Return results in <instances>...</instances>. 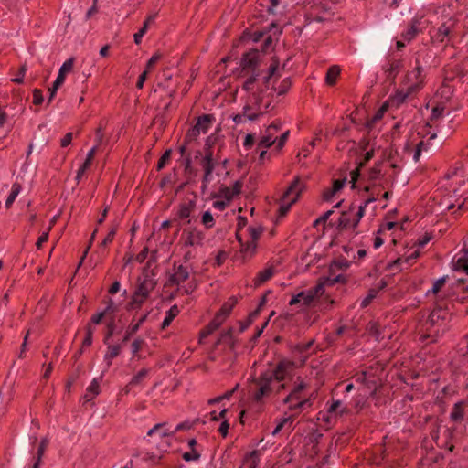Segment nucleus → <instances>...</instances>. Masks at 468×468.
<instances>
[{
    "label": "nucleus",
    "instance_id": "nucleus-1",
    "mask_svg": "<svg viewBox=\"0 0 468 468\" xmlns=\"http://www.w3.org/2000/svg\"><path fill=\"white\" fill-rule=\"evenodd\" d=\"M260 57L261 55L256 49L250 50L242 57L240 66L242 71L248 74L242 89L247 92V96L242 112L233 116V122L236 124L255 121L271 108V92L268 90L270 81L278 70L279 62L273 60L268 71L264 73L259 69Z\"/></svg>",
    "mask_w": 468,
    "mask_h": 468
},
{
    "label": "nucleus",
    "instance_id": "nucleus-2",
    "mask_svg": "<svg viewBox=\"0 0 468 468\" xmlns=\"http://www.w3.org/2000/svg\"><path fill=\"white\" fill-rule=\"evenodd\" d=\"M295 364L289 360L280 361L276 367L267 370L253 378L250 387V394L256 403H261L265 398H268L273 392H280L285 388L283 381L292 379L293 376Z\"/></svg>",
    "mask_w": 468,
    "mask_h": 468
},
{
    "label": "nucleus",
    "instance_id": "nucleus-3",
    "mask_svg": "<svg viewBox=\"0 0 468 468\" xmlns=\"http://www.w3.org/2000/svg\"><path fill=\"white\" fill-rule=\"evenodd\" d=\"M377 199L378 197H375V193L372 192V196L369 195V197L357 207L354 215H352L351 211L343 212L339 218V226L342 229H355L358 226L360 219L364 217L366 207ZM352 209H354V207H351L350 210Z\"/></svg>",
    "mask_w": 468,
    "mask_h": 468
},
{
    "label": "nucleus",
    "instance_id": "nucleus-4",
    "mask_svg": "<svg viewBox=\"0 0 468 468\" xmlns=\"http://www.w3.org/2000/svg\"><path fill=\"white\" fill-rule=\"evenodd\" d=\"M306 384L303 381L298 383L293 389L283 399V403L288 405V410L300 412L306 407L311 406V399L303 396Z\"/></svg>",
    "mask_w": 468,
    "mask_h": 468
},
{
    "label": "nucleus",
    "instance_id": "nucleus-5",
    "mask_svg": "<svg viewBox=\"0 0 468 468\" xmlns=\"http://www.w3.org/2000/svg\"><path fill=\"white\" fill-rule=\"evenodd\" d=\"M303 190V184L299 178H295L280 200L279 215L284 217L294 204Z\"/></svg>",
    "mask_w": 468,
    "mask_h": 468
},
{
    "label": "nucleus",
    "instance_id": "nucleus-6",
    "mask_svg": "<svg viewBox=\"0 0 468 468\" xmlns=\"http://www.w3.org/2000/svg\"><path fill=\"white\" fill-rule=\"evenodd\" d=\"M381 165L382 163L378 162L368 170V185L365 187L366 192H367L370 196H372V192H374L375 197H378L381 190L385 188V173L382 172Z\"/></svg>",
    "mask_w": 468,
    "mask_h": 468
},
{
    "label": "nucleus",
    "instance_id": "nucleus-7",
    "mask_svg": "<svg viewBox=\"0 0 468 468\" xmlns=\"http://www.w3.org/2000/svg\"><path fill=\"white\" fill-rule=\"evenodd\" d=\"M324 284L318 283L315 286L306 291H302L298 294L294 295L290 300L289 304L296 305L301 303L304 307L310 306L315 299L319 298L324 293Z\"/></svg>",
    "mask_w": 468,
    "mask_h": 468
},
{
    "label": "nucleus",
    "instance_id": "nucleus-8",
    "mask_svg": "<svg viewBox=\"0 0 468 468\" xmlns=\"http://www.w3.org/2000/svg\"><path fill=\"white\" fill-rule=\"evenodd\" d=\"M217 161L214 159L213 152L210 148L205 150V155L201 159V166L204 171L202 176L201 191L206 192L208 184L213 180V171L216 167Z\"/></svg>",
    "mask_w": 468,
    "mask_h": 468
},
{
    "label": "nucleus",
    "instance_id": "nucleus-9",
    "mask_svg": "<svg viewBox=\"0 0 468 468\" xmlns=\"http://www.w3.org/2000/svg\"><path fill=\"white\" fill-rule=\"evenodd\" d=\"M424 78V69L417 60L415 68L407 73L404 80V86L409 87L410 91L417 93L423 87Z\"/></svg>",
    "mask_w": 468,
    "mask_h": 468
},
{
    "label": "nucleus",
    "instance_id": "nucleus-10",
    "mask_svg": "<svg viewBox=\"0 0 468 468\" xmlns=\"http://www.w3.org/2000/svg\"><path fill=\"white\" fill-rule=\"evenodd\" d=\"M213 117L209 114H204L198 117L196 124L188 130L186 134V142L195 141L200 133H206L211 126Z\"/></svg>",
    "mask_w": 468,
    "mask_h": 468
},
{
    "label": "nucleus",
    "instance_id": "nucleus-11",
    "mask_svg": "<svg viewBox=\"0 0 468 468\" xmlns=\"http://www.w3.org/2000/svg\"><path fill=\"white\" fill-rule=\"evenodd\" d=\"M181 239L185 247L201 246L205 239V234L197 228H188L183 230Z\"/></svg>",
    "mask_w": 468,
    "mask_h": 468
},
{
    "label": "nucleus",
    "instance_id": "nucleus-12",
    "mask_svg": "<svg viewBox=\"0 0 468 468\" xmlns=\"http://www.w3.org/2000/svg\"><path fill=\"white\" fill-rule=\"evenodd\" d=\"M281 129V122L276 121L270 124L265 130V133L261 136L258 143L259 148H269L276 141L275 133Z\"/></svg>",
    "mask_w": 468,
    "mask_h": 468
},
{
    "label": "nucleus",
    "instance_id": "nucleus-13",
    "mask_svg": "<svg viewBox=\"0 0 468 468\" xmlns=\"http://www.w3.org/2000/svg\"><path fill=\"white\" fill-rule=\"evenodd\" d=\"M350 410L341 400H333L328 407L327 416L324 419L326 422H330L332 418H338L348 414Z\"/></svg>",
    "mask_w": 468,
    "mask_h": 468
},
{
    "label": "nucleus",
    "instance_id": "nucleus-14",
    "mask_svg": "<svg viewBox=\"0 0 468 468\" xmlns=\"http://www.w3.org/2000/svg\"><path fill=\"white\" fill-rule=\"evenodd\" d=\"M426 22L422 20V17H415L412 19L409 28L402 33V37L407 40H412L417 34L422 30Z\"/></svg>",
    "mask_w": 468,
    "mask_h": 468
},
{
    "label": "nucleus",
    "instance_id": "nucleus-15",
    "mask_svg": "<svg viewBox=\"0 0 468 468\" xmlns=\"http://www.w3.org/2000/svg\"><path fill=\"white\" fill-rule=\"evenodd\" d=\"M138 282L139 283L135 292L139 293L140 295L148 297L155 286L154 280L149 276H145L143 280L139 279Z\"/></svg>",
    "mask_w": 468,
    "mask_h": 468
},
{
    "label": "nucleus",
    "instance_id": "nucleus-16",
    "mask_svg": "<svg viewBox=\"0 0 468 468\" xmlns=\"http://www.w3.org/2000/svg\"><path fill=\"white\" fill-rule=\"evenodd\" d=\"M189 277V271L186 267L179 265L175 267L174 273L170 276L169 282L173 284L179 285L186 282Z\"/></svg>",
    "mask_w": 468,
    "mask_h": 468
},
{
    "label": "nucleus",
    "instance_id": "nucleus-17",
    "mask_svg": "<svg viewBox=\"0 0 468 468\" xmlns=\"http://www.w3.org/2000/svg\"><path fill=\"white\" fill-rule=\"evenodd\" d=\"M260 461V453L258 451H252L245 455L242 460L240 468H256Z\"/></svg>",
    "mask_w": 468,
    "mask_h": 468
},
{
    "label": "nucleus",
    "instance_id": "nucleus-18",
    "mask_svg": "<svg viewBox=\"0 0 468 468\" xmlns=\"http://www.w3.org/2000/svg\"><path fill=\"white\" fill-rule=\"evenodd\" d=\"M122 351V345H110L107 347V351L104 355V362L106 363V368L108 369L113 358L117 357Z\"/></svg>",
    "mask_w": 468,
    "mask_h": 468
},
{
    "label": "nucleus",
    "instance_id": "nucleus-19",
    "mask_svg": "<svg viewBox=\"0 0 468 468\" xmlns=\"http://www.w3.org/2000/svg\"><path fill=\"white\" fill-rule=\"evenodd\" d=\"M101 377L94 378L86 389V393L83 397L85 402H89L94 399L100 393V381Z\"/></svg>",
    "mask_w": 468,
    "mask_h": 468
},
{
    "label": "nucleus",
    "instance_id": "nucleus-20",
    "mask_svg": "<svg viewBox=\"0 0 468 468\" xmlns=\"http://www.w3.org/2000/svg\"><path fill=\"white\" fill-rule=\"evenodd\" d=\"M74 59L69 58L67 59L59 69L57 79L55 80L58 84H63L65 81L66 75L69 73L73 69Z\"/></svg>",
    "mask_w": 468,
    "mask_h": 468
},
{
    "label": "nucleus",
    "instance_id": "nucleus-21",
    "mask_svg": "<svg viewBox=\"0 0 468 468\" xmlns=\"http://www.w3.org/2000/svg\"><path fill=\"white\" fill-rule=\"evenodd\" d=\"M275 270L272 266L267 267L263 271H260L254 280V285L260 286L263 282L270 280L274 275Z\"/></svg>",
    "mask_w": 468,
    "mask_h": 468
},
{
    "label": "nucleus",
    "instance_id": "nucleus-22",
    "mask_svg": "<svg viewBox=\"0 0 468 468\" xmlns=\"http://www.w3.org/2000/svg\"><path fill=\"white\" fill-rule=\"evenodd\" d=\"M237 303V299L234 297L229 298L220 308V310L216 314V315L220 316V319L225 321L229 314L231 313L233 307Z\"/></svg>",
    "mask_w": 468,
    "mask_h": 468
},
{
    "label": "nucleus",
    "instance_id": "nucleus-23",
    "mask_svg": "<svg viewBox=\"0 0 468 468\" xmlns=\"http://www.w3.org/2000/svg\"><path fill=\"white\" fill-rule=\"evenodd\" d=\"M237 239H238L239 242L240 243V246H241L240 250H241V253L244 255V257L252 256L254 254V252L256 251V248H257L256 241L250 239V241H247L244 243L239 234H237Z\"/></svg>",
    "mask_w": 468,
    "mask_h": 468
},
{
    "label": "nucleus",
    "instance_id": "nucleus-24",
    "mask_svg": "<svg viewBox=\"0 0 468 468\" xmlns=\"http://www.w3.org/2000/svg\"><path fill=\"white\" fill-rule=\"evenodd\" d=\"M223 320L220 319V316L215 315L213 320L202 330L201 337H207L215 332L222 324Z\"/></svg>",
    "mask_w": 468,
    "mask_h": 468
},
{
    "label": "nucleus",
    "instance_id": "nucleus-25",
    "mask_svg": "<svg viewBox=\"0 0 468 468\" xmlns=\"http://www.w3.org/2000/svg\"><path fill=\"white\" fill-rule=\"evenodd\" d=\"M48 444V441L47 438H44L41 440V441L38 445L37 451V454H36V456L33 457L34 463L32 465V468H39L41 459L44 455V452L47 449Z\"/></svg>",
    "mask_w": 468,
    "mask_h": 468
},
{
    "label": "nucleus",
    "instance_id": "nucleus-26",
    "mask_svg": "<svg viewBox=\"0 0 468 468\" xmlns=\"http://www.w3.org/2000/svg\"><path fill=\"white\" fill-rule=\"evenodd\" d=\"M414 93V91H410L409 87L404 86V88H401L396 91L395 95L393 96V101L399 105Z\"/></svg>",
    "mask_w": 468,
    "mask_h": 468
},
{
    "label": "nucleus",
    "instance_id": "nucleus-27",
    "mask_svg": "<svg viewBox=\"0 0 468 468\" xmlns=\"http://www.w3.org/2000/svg\"><path fill=\"white\" fill-rule=\"evenodd\" d=\"M179 312L180 310L176 304L171 306L170 309L165 313V316L162 322V329L169 326L172 321L178 315Z\"/></svg>",
    "mask_w": 468,
    "mask_h": 468
},
{
    "label": "nucleus",
    "instance_id": "nucleus-28",
    "mask_svg": "<svg viewBox=\"0 0 468 468\" xmlns=\"http://www.w3.org/2000/svg\"><path fill=\"white\" fill-rule=\"evenodd\" d=\"M146 318L147 314H144L135 324H130L125 333V335L123 336V343L127 342L130 339V337L139 330L140 326L144 323Z\"/></svg>",
    "mask_w": 468,
    "mask_h": 468
},
{
    "label": "nucleus",
    "instance_id": "nucleus-29",
    "mask_svg": "<svg viewBox=\"0 0 468 468\" xmlns=\"http://www.w3.org/2000/svg\"><path fill=\"white\" fill-rule=\"evenodd\" d=\"M453 268L455 271H463L468 274V249L465 250L464 255L460 256L453 262Z\"/></svg>",
    "mask_w": 468,
    "mask_h": 468
},
{
    "label": "nucleus",
    "instance_id": "nucleus-30",
    "mask_svg": "<svg viewBox=\"0 0 468 468\" xmlns=\"http://www.w3.org/2000/svg\"><path fill=\"white\" fill-rule=\"evenodd\" d=\"M340 74V69L338 66H332L328 69L326 76H325V82L332 86L335 83L337 77Z\"/></svg>",
    "mask_w": 468,
    "mask_h": 468
},
{
    "label": "nucleus",
    "instance_id": "nucleus-31",
    "mask_svg": "<svg viewBox=\"0 0 468 468\" xmlns=\"http://www.w3.org/2000/svg\"><path fill=\"white\" fill-rule=\"evenodd\" d=\"M20 192H21L20 184L14 183L12 185L11 192L5 200V207L6 208H9L12 206V204L14 203V201L16 200V198L17 197V196L19 195Z\"/></svg>",
    "mask_w": 468,
    "mask_h": 468
},
{
    "label": "nucleus",
    "instance_id": "nucleus-32",
    "mask_svg": "<svg viewBox=\"0 0 468 468\" xmlns=\"http://www.w3.org/2000/svg\"><path fill=\"white\" fill-rule=\"evenodd\" d=\"M401 67L402 63L400 60H393L389 62V64L386 68V73L388 78L394 79Z\"/></svg>",
    "mask_w": 468,
    "mask_h": 468
},
{
    "label": "nucleus",
    "instance_id": "nucleus-33",
    "mask_svg": "<svg viewBox=\"0 0 468 468\" xmlns=\"http://www.w3.org/2000/svg\"><path fill=\"white\" fill-rule=\"evenodd\" d=\"M195 204L192 201L188 203H184L180 206L178 216L180 218H188L190 217L191 211L194 207Z\"/></svg>",
    "mask_w": 468,
    "mask_h": 468
},
{
    "label": "nucleus",
    "instance_id": "nucleus-34",
    "mask_svg": "<svg viewBox=\"0 0 468 468\" xmlns=\"http://www.w3.org/2000/svg\"><path fill=\"white\" fill-rule=\"evenodd\" d=\"M113 311H114V309H113V303L111 301V302L109 303V304L107 305V307L105 308V310H104V311L100 312V313H98V314H94V315L91 317V322H92L93 324H100V323H101V321L102 320V318L105 316V314H108V313H110V312H113Z\"/></svg>",
    "mask_w": 468,
    "mask_h": 468
},
{
    "label": "nucleus",
    "instance_id": "nucleus-35",
    "mask_svg": "<svg viewBox=\"0 0 468 468\" xmlns=\"http://www.w3.org/2000/svg\"><path fill=\"white\" fill-rule=\"evenodd\" d=\"M452 23H451L450 25H447L446 23L442 24L439 28H438V33H437V39L441 42H443L444 41V38L450 34V31H451V27H452Z\"/></svg>",
    "mask_w": 468,
    "mask_h": 468
},
{
    "label": "nucleus",
    "instance_id": "nucleus-36",
    "mask_svg": "<svg viewBox=\"0 0 468 468\" xmlns=\"http://www.w3.org/2000/svg\"><path fill=\"white\" fill-rule=\"evenodd\" d=\"M147 298L148 297L140 295L139 293L134 292L132 301L130 303V308L131 309L140 308Z\"/></svg>",
    "mask_w": 468,
    "mask_h": 468
},
{
    "label": "nucleus",
    "instance_id": "nucleus-37",
    "mask_svg": "<svg viewBox=\"0 0 468 468\" xmlns=\"http://www.w3.org/2000/svg\"><path fill=\"white\" fill-rule=\"evenodd\" d=\"M292 422H293V419L292 417H288V418H284V419H282L280 420V422L276 425L275 429L272 431L271 434L273 436H275L276 434H278L282 428H284L286 425H288L289 427H291L292 425Z\"/></svg>",
    "mask_w": 468,
    "mask_h": 468
},
{
    "label": "nucleus",
    "instance_id": "nucleus-38",
    "mask_svg": "<svg viewBox=\"0 0 468 468\" xmlns=\"http://www.w3.org/2000/svg\"><path fill=\"white\" fill-rule=\"evenodd\" d=\"M201 222L206 229H211L214 226L215 220L210 211H205L203 213Z\"/></svg>",
    "mask_w": 468,
    "mask_h": 468
},
{
    "label": "nucleus",
    "instance_id": "nucleus-39",
    "mask_svg": "<svg viewBox=\"0 0 468 468\" xmlns=\"http://www.w3.org/2000/svg\"><path fill=\"white\" fill-rule=\"evenodd\" d=\"M148 375V369L144 368L141 369L130 381V385L135 386L139 385Z\"/></svg>",
    "mask_w": 468,
    "mask_h": 468
},
{
    "label": "nucleus",
    "instance_id": "nucleus-40",
    "mask_svg": "<svg viewBox=\"0 0 468 468\" xmlns=\"http://www.w3.org/2000/svg\"><path fill=\"white\" fill-rule=\"evenodd\" d=\"M367 388L369 390L370 395L374 396L378 388V382L373 376H370L366 385Z\"/></svg>",
    "mask_w": 468,
    "mask_h": 468
},
{
    "label": "nucleus",
    "instance_id": "nucleus-41",
    "mask_svg": "<svg viewBox=\"0 0 468 468\" xmlns=\"http://www.w3.org/2000/svg\"><path fill=\"white\" fill-rule=\"evenodd\" d=\"M463 408L461 403H456L452 411L451 412V419L454 421L461 420L463 419Z\"/></svg>",
    "mask_w": 468,
    "mask_h": 468
},
{
    "label": "nucleus",
    "instance_id": "nucleus-42",
    "mask_svg": "<svg viewBox=\"0 0 468 468\" xmlns=\"http://www.w3.org/2000/svg\"><path fill=\"white\" fill-rule=\"evenodd\" d=\"M116 232H117V227H112L110 229L107 236L104 238V239L101 242L100 248L104 249L109 243H111L113 240Z\"/></svg>",
    "mask_w": 468,
    "mask_h": 468
},
{
    "label": "nucleus",
    "instance_id": "nucleus-43",
    "mask_svg": "<svg viewBox=\"0 0 468 468\" xmlns=\"http://www.w3.org/2000/svg\"><path fill=\"white\" fill-rule=\"evenodd\" d=\"M447 278V276H443L436 280L432 285L431 292L434 294L438 293L441 291V289L444 286Z\"/></svg>",
    "mask_w": 468,
    "mask_h": 468
},
{
    "label": "nucleus",
    "instance_id": "nucleus-44",
    "mask_svg": "<svg viewBox=\"0 0 468 468\" xmlns=\"http://www.w3.org/2000/svg\"><path fill=\"white\" fill-rule=\"evenodd\" d=\"M292 85V81L289 78L284 79L278 87V95L285 94Z\"/></svg>",
    "mask_w": 468,
    "mask_h": 468
},
{
    "label": "nucleus",
    "instance_id": "nucleus-45",
    "mask_svg": "<svg viewBox=\"0 0 468 468\" xmlns=\"http://www.w3.org/2000/svg\"><path fill=\"white\" fill-rule=\"evenodd\" d=\"M263 229L261 227H250L249 228V233L250 238L251 240H254L257 242L258 239L262 234Z\"/></svg>",
    "mask_w": 468,
    "mask_h": 468
},
{
    "label": "nucleus",
    "instance_id": "nucleus-46",
    "mask_svg": "<svg viewBox=\"0 0 468 468\" xmlns=\"http://www.w3.org/2000/svg\"><path fill=\"white\" fill-rule=\"evenodd\" d=\"M386 112V108L383 106L380 109L378 110V112L374 114V116L371 118V120L368 122L367 126L371 128L373 124H375L377 122L380 121L384 115V112Z\"/></svg>",
    "mask_w": 468,
    "mask_h": 468
},
{
    "label": "nucleus",
    "instance_id": "nucleus-47",
    "mask_svg": "<svg viewBox=\"0 0 468 468\" xmlns=\"http://www.w3.org/2000/svg\"><path fill=\"white\" fill-rule=\"evenodd\" d=\"M418 257V252L417 251H414L410 256L407 257L405 260H402L401 258H399L397 259L396 261H394L390 265L389 267L391 269H394L395 267H400L401 266V263L403 261L405 262H408L411 260H414Z\"/></svg>",
    "mask_w": 468,
    "mask_h": 468
},
{
    "label": "nucleus",
    "instance_id": "nucleus-48",
    "mask_svg": "<svg viewBox=\"0 0 468 468\" xmlns=\"http://www.w3.org/2000/svg\"><path fill=\"white\" fill-rule=\"evenodd\" d=\"M223 191H224L225 197L228 198V200H229L230 198L233 197L234 195H237L239 193L240 184L239 182H236L232 190H230L229 188H225Z\"/></svg>",
    "mask_w": 468,
    "mask_h": 468
},
{
    "label": "nucleus",
    "instance_id": "nucleus-49",
    "mask_svg": "<svg viewBox=\"0 0 468 468\" xmlns=\"http://www.w3.org/2000/svg\"><path fill=\"white\" fill-rule=\"evenodd\" d=\"M200 458V453L195 449L191 450V452H186L183 454V459L186 462L197 461Z\"/></svg>",
    "mask_w": 468,
    "mask_h": 468
},
{
    "label": "nucleus",
    "instance_id": "nucleus-50",
    "mask_svg": "<svg viewBox=\"0 0 468 468\" xmlns=\"http://www.w3.org/2000/svg\"><path fill=\"white\" fill-rule=\"evenodd\" d=\"M170 156H171V150H166L163 155L161 156V158L159 159L158 161V164H157V170H161L164 168V166L165 165L166 162L170 159Z\"/></svg>",
    "mask_w": 468,
    "mask_h": 468
},
{
    "label": "nucleus",
    "instance_id": "nucleus-51",
    "mask_svg": "<svg viewBox=\"0 0 468 468\" xmlns=\"http://www.w3.org/2000/svg\"><path fill=\"white\" fill-rule=\"evenodd\" d=\"M162 58V55L160 53H155L154 55H153L150 59L147 61V64H146V69L147 72H149L153 67Z\"/></svg>",
    "mask_w": 468,
    "mask_h": 468
},
{
    "label": "nucleus",
    "instance_id": "nucleus-52",
    "mask_svg": "<svg viewBox=\"0 0 468 468\" xmlns=\"http://www.w3.org/2000/svg\"><path fill=\"white\" fill-rule=\"evenodd\" d=\"M350 266V261L346 259H338L334 261L333 267H337L341 270H346Z\"/></svg>",
    "mask_w": 468,
    "mask_h": 468
},
{
    "label": "nucleus",
    "instance_id": "nucleus-53",
    "mask_svg": "<svg viewBox=\"0 0 468 468\" xmlns=\"http://www.w3.org/2000/svg\"><path fill=\"white\" fill-rule=\"evenodd\" d=\"M51 230V226H48L47 231L43 232L42 235L38 238L36 247L37 249L40 250L42 247V244L46 242L48 239V233Z\"/></svg>",
    "mask_w": 468,
    "mask_h": 468
},
{
    "label": "nucleus",
    "instance_id": "nucleus-54",
    "mask_svg": "<svg viewBox=\"0 0 468 468\" xmlns=\"http://www.w3.org/2000/svg\"><path fill=\"white\" fill-rule=\"evenodd\" d=\"M97 151V145H94L87 154L86 159L84 161L85 166H90L92 160L94 158L95 153Z\"/></svg>",
    "mask_w": 468,
    "mask_h": 468
},
{
    "label": "nucleus",
    "instance_id": "nucleus-55",
    "mask_svg": "<svg viewBox=\"0 0 468 468\" xmlns=\"http://www.w3.org/2000/svg\"><path fill=\"white\" fill-rule=\"evenodd\" d=\"M371 375L367 371H362L356 375V381L361 384L366 385Z\"/></svg>",
    "mask_w": 468,
    "mask_h": 468
},
{
    "label": "nucleus",
    "instance_id": "nucleus-56",
    "mask_svg": "<svg viewBox=\"0 0 468 468\" xmlns=\"http://www.w3.org/2000/svg\"><path fill=\"white\" fill-rule=\"evenodd\" d=\"M164 428L157 431V433L160 435V437H166V436H172L176 433V431L171 430L166 423H163Z\"/></svg>",
    "mask_w": 468,
    "mask_h": 468
},
{
    "label": "nucleus",
    "instance_id": "nucleus-57",
    "mask_svg": "<svg viewBox=\"0 0 468 468\" xmlns=\"http://www.w3.org/2000/svg\"><path fill=\"white\" fill-rule=\"evenodd\" d=\"M143 344L144 340L141 338H137L132 343L131 348L133 356H135L140 351Z\"/></svg>",
    "mask_w": 468,
    "mask_h": 468
},
{
    "label": "nucleus",
    "instance_id": "nucleus-58",
    "mask_svg": "<svg viewBox=\"0 0 468 468\" xmlns=\"http://www.w3.org/2000/svg\"><path fill=\"white\" fill-rule=\"evenodd\" d=\"M92 335H93V328L89 325L87 327L86 336L83 340V346H89L92 343Z\"/></svg>",
    "mask_w": 468,
    "mask_h": 468
},
{
    "label": "nucleus",
    "instance_id": "nucleus-59",
    "mask_svg": "<svg viewBox=\"0 0 468 468\" xmlns=\"http://www.w3.org/2000/svg\"><path fill=\"white\" fill-rule=\"evenodd\" d=\"M147 29L148 28H146V25H144L143 27L137 33L134 34L133 38L135 44L139 45L141 43L142 38L146 33Z\"/></svg>",
    "mask_w": 468,
    "mask_h": 468
},
{
    "label": "nucleus",
    "instance_id": "nucleus-60",
    "mask_svg": "<svg viewBox=\"0 0 468 468\" xmlns=\"http://www.w3.org/2000/svg\"><path fill=\"white\" fill-rule=\"evenodd\" d=\"M43 101H44V98H43L41 90H35L33 92V102L36 105H39L43 102Z\"/></svg>",
    "mask_w": 468,
    "mask_h": 468
},
{
    "label": "nucleus",
    "instance_id": "nucleus-61",
    "mask_svg": "<svg viewBox=\"0 0 468 468\" xmlns=\"http://www.w3.org/2000/svg\"><path fill=\"white\" fill-rule=\"evenodd\" d=\"M289 136V131L284 132L278 139L276 147L282 149Z\"/></svg>",
    "mask_w": 468,
    "mask_h": 468
},
{
    "label": "nucleus",
    "instance_id": "nucleus-62",
    "mask_svg": "<svg viewBox=\"0 0 468 468\" xmlns=\"http://www.w3.org/2000/svg\"><path fill=\"white\" fill-rule=\"evenodd\" d=\"M346 178H344V179H335V180L333 182V186H332V188H333L335 192L340 191V190L344 187V186H345V184H346Z\"/></svg>",
    "mask_w": 468,
    "mask_h": 468
},
{
    "label": "nucleus",
    "instance_id": "nucleus-63",
    "mask_svg": "<svg viewBox=\"0 0 468 468\" xmlns=\"http://www.w3.org/2000/svg\"><path fill=\"white\" fill-rule=\"evenodd\" d=\"M62 84H58L57 85V81L56 80L53 82L52 87L48 89V92H49V97H48V102H50L52 101V99L55 97L57 90H58V88Z\"/></svg>",
    "mask_w": 468,
    "mask_h": 468
},
{
    "label": "nucleus",
    "instance_id": "nucleus-64",
    "mask_svg": "<svg viewBox=\"0 0 468 468\" xmlns=\"http://www.w3.org/2000/svg\"><path fill=\"white\" fill-rule=\"evenodd\" d=\"M62 84H58L57 85V81L56 80L53 82L52 87L48 89V92H49V97H48V102H50L52 101V99L55 97L57 90H58V88Z\"/></svg>",
    "mask_w": 468,
    "mask_h": 468
}]
</instances>
